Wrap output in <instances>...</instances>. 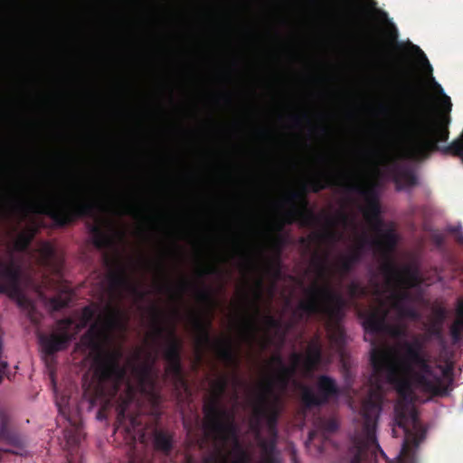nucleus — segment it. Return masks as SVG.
<instances>
[{
	"instance_id": "1",
	"label": "nucleus",
	"mask_w": 463,
	"mask_h": 463,
	"mask_svg": "<svg viewBox=\"0 0 463 463\" xmlns=\"http://www.w3.org/2000/svg\"><path fill=\"white\" fill-rule=\"evenodd\" d=\"M116 330H126V322L123 321L119 309L109 307L105 316H99L98 320L90 324L82 335L81 342L88 347L99 351L94 359L95 374L101 384L111 385L109 396L111 399L117 398V421L123 424L128 420V429L129 430L130 427L135 429L141 424L137 416L128 413L129 405L135 401L137 391L143 395L155 399L156 382L152 375V364L134 365L132 372L137 377V386L128 380L124 391L118 394L127 378V368L120 364L122 351L120 349L100 350V343L107 340Z\"/></svg>"
},
{
	"instance_id": "2",
	"label": "nucleus",
	"mask_w": 463,
	"mask_h": 463,
	"mask_svg": "<svg viewBox=\"0 0 463 463\" xmlns=\"http://www.w3.org/2000/svg\"><path fill=\"white\" fill-rule=\"evenodd\" d=\"M370 361L374 373L383 375L405 402L414 401L415 388L433 395L446 392L439 377H435L434 381L429 378L433 375L432 367L423 352V343L418 337L402 342L393 354L373 348Z\"/></svg>"
},
{
	"instance_id": "3",
	"label": "nucleus",
	"mask_w": 463,
	"mask_h": 463,
	"mask_svg": "<svg viewBox=\"0 0 463 463\" xmlns=\"http://www.w3.org/2000/svg\"><path fill=\"white\" fill-rule=\"evenodd\" d=\"M312 265L316 268L318 277L324 281L323 285L314 284L307 289L308 298L301 301L298 309V317L303 318L313 315H320L326 318L329 341L338 349L345 345V331L341 326L346 301L343 295L333 288L326 258L315 255Z\"/></svg>"
},
{
	"instance_id": "4",
	"label": "nucleus",
	"mask_w": 463,
	"mask_h": 463,
	"mask_svg": "<svg viewBox=\"0 0 463 463\" xmlns=\"http://www.w3.org/2000/svg\"><path fill=\"white\" fill-rule=\"evenodd\" d=\"M94 203L83 196H55L46 200L28 198L21 187L6 194H0V215L10 212L25 216L28 213H43L50 217L58 227H65L77 219L90 216Z\"/></svg>"
},
{
	"instance_id": "5",
	"label": "nucleus",
	"mask_w": 463,
	"mask_h": 463,
	"mask_svg": "<svg viewBox=\"0 0 463 463\" xmlns=\"http://www.w3.org/2000/svg\"><path fill=\"white\" fill-rule=\"evenodd\" d=\"M434 90L441 96L439 105L445 115L441 119L424 122L409 128L405 136L404 156L412 160H420L428 156L431 151L439 150L443 154L459 157L463 162V129L459 137L446 146L439 147L438 142L449 139V113L452 109L450 98L443 91L442 87L431 78Z\"/></svg>"
},
{
	"instance_id": "6",
	"label": "nucleus",
	"mask_w": 463,
	"mask_h": 463,
	"mask_svg": "<svg viewBox=\"0 0 463 463\" xmlns=\"http://www.w3.org/2000/svg\"><path fill=\"white\" fill-rule=\"evenodd\" d=\"M341 171L326 170L319 175L311 177L307 184H303L300 190H290L286 195V203L290 206L284 213L285 223H293L300 221L301 223L307 224L314 219V214L307 209L308 201L306 197L307 189L313 193L331 187L338 186Z\"/></svg>"
},
{
	"instance_id": "7",
	"label": "nucleus",
	"mask_w": 463,
	"mask_h": 463,
	"mask_svg": "<svg viewBox=\"0 0 463 463\" xmlns=\"http://www.w3.org/2000/svg\"><path fill=\"white\" fill-rule=\"evenodd\" d=\"M398 242L399 236L393 229L386 231L381 240L373 241L379 257L383 260L381 271L390 282H397L408 288L417 287L422 282L419 269L411 265L399 269L392 259Z\"/></svg>"
},
{
	"instance_id": "8",
	"label": "nucleus",
	"mask_w": 463,
	"mask_h": 463,
	"mask_svg": "<svg viewBox=\"0 0 463 463\" xmlns=\"http://www.w3.org/2000/svg\"><path fill=\"white\" fill-rule=\"evenodd\" d=\"M382 411L379 402L369 397L362 405V417L364 420L362 432L353 439V443L347 451V463H363L367 458L369 450H380L384 454L377 442L375 430L377 421Z\"/></svg>"
},
{
	"instance_id": "9",
	"label": "nucleus",
	"mask_w": 463,
	"mask_h": 463,
	"mask_svg": "<svg viewBox=\"0 0 463 463\" xmlns=\"http://www.w3.org/2000/svg\"><path fill=\"white\" fill-rule=\"evenodd\" d=\"M154 323V335L156 339L162 338L166 333V341L163 346V357L167 363L165 373L171 377L176 387H187L182 366L183 342L176 335L175 327L165 328L162 326V310L153 305L150 307Z\"/></svg>"
},
{
	"instance_id": "10",
	"label": "nucleus",
	"mask_w": 463,
	"mask_h": 463,
	"mask_svg": "<svg viewBox=\"0 0 463 463\" xmlns=\"http://www.w3.org/2000/svg\"><path fill=\"white\" fill-rule=\"evenodd\" d=\"M395 424L404 431V439L398 459L399 463H417L416 451L425 439L417 411L406 406L395 407Z\"/></svg>"
},
{
	"instance_id": "11",
	"label": "nucleus",
	"mask_w": 463,
	"mask_h": 463,
	"mask_svg": "<svg viewBox=\"0 0 463 463\" xmlns=\"http://www.w3.org/2000/svg\"><path fill=\"white\" fill-rule=\"evenodd\" d=\"M22 273L21 260L14 255L13 250H9L7 260H0V294L6 295L15 300L18 307L27 309L31 320L36 323L33 317L35 307L20 287Z\"/></svg>"
},
{
	"instance_id": "12",
	"label": "nucleus",
	"mask_w": 463,
	"mask_h": 463,
	"mask_svg": "<svg viewBox=\"0 0 463 463\" xmlns=\"http://www.w3.org/2000/svg\"><path fill=\"white\" fill-rule=\"evenodd\" d=\"M90 322L82 320L75 323L71 317H65L59 319L56 322L55 331L46 335L40 334L38 341L44 354L51 356L58 352L66 350L72 340H74L78 334L88 326Z\"/></svg>"
},
{
	"instance_id": "13",
	"label": "nucleus",
	"mask_w": 463,
	"mask_h": 463,
	"mask_svg": "<svg viewBox=\"0 0 463 463\" xmlns=\"http://www.w3.org/2000/svg\"><path fill=\"white\" fill-rule=\"evenodd\" d=\"M272 387L273 383L271 381L263 385V390L258 395L257 404L253 409L254 421L251 422L250 428L258 436L260 432V423L265 420L269 436L278 438L280 409L278 397H275L272 401L269 399V396L273 393Z\"/></svg>"
},
{
	"instance_id": "14",
	"label": "nucleus",
	"mask_w": 463,
	"mask_h": 463,
	"mask_svg": "<svg viewBox=\"0 0 463 463\" xmlns=\"http://www.w3.org/2000/svg\"><path fill=\"white\" fill-rule=\"evenodd\" d=\"M338 187L348 194H356L364 198V215L367 222L381 215V205L374 187L365 184L356 172L341 171Z\"/></svg>"
},
{
	"instance_id": "15",
	"label": "nucleus",
	"mask_w": 463,
	"mask_h": 463,
	"mask_svg": "<svg viewBox=\"0 0 463 463\" xmlns=\"http://www.w3.org/2000/svg\"><path fill=\"white\" fill-rule=\"evenodd\" d=\"M192 324L198 336L196 342L200 346H213L218 357L229 365L238 367L239 361L230 338L213 340L210 335L211 321L204 320L199 315H193Z\"/></svg>"
},
{
	"instance_id": "16",
	"label": "nucleus",
	"mask_w": 463,
	"mask_h": 463,
	"mask_svg": "<svg viewBox=\"0 0 463 463\" xmlns=\"http://www.w3.org/2000/svg\"><path fill=\"white\" fill-rule=\"evenodd\" d=\"M36 232L37 228L33 225H30L20 232L14 241L13 250L26 253L41 267H50L55 256V250L52 244L42 242L35 250H30V245Z\"/></svg>"
},
{
	"instance_id": "17",
	"label": "nucleus",
	"mask_w": 463,
	"mask_h": 463,
	"mask_svg": "<svg viewBox=\"0 0 463 463\" xmlns=\"http://www.w3.org/2000/svg\"><path fill=\"white\" fill-rule=\"evenodd\" d=\"M229 380L222 376L212 383V394L205 401L203 411L204 414V427L213 425L231 418L233 414L222 406V399L228 388Z\"/></svg>"
},
{
	"instance_id": "18",
	"label": "nucleus",
	"mask_w": 463,
	"mask_h": 463,
	"mask_svg": "<svg viewBox=\"0 0 463 463\" xmlns=\"http://www.w3.org/2000/svg\"><path fill=\"white\" fill-rule=\"evenodd\" d=\"M316 387L317 394L307 386L301 391V401L307 409L319 407L328 402V401L339 394V388L336 381L328 375L322 374L317 379Z\"/></svg>"
},
{
	"instance_id": "19",
	"label": "nucleus",
	"mask_w": 463,
	"mask_h": 463,
	"mask_svg": "<svg viewBox=\"0 0 463 463\" xmlns=\"http://www.w3.org/2000/svg\"><path fill=\"white\" fill-rule=\"evenodd\" d=\"M389 311L383 307H379L368 312L363 322L365 332L378 335L381 334H390L393 337H402L405 335V329L399 326H390L387 323V317Z\"/></svg>"
},
{
	"instance_id": "20",
	"label": "nucleus",
	"mask_w": 463,
	"mask_h": 463,
	"mask_svg": "<svg viewBox=\"0 0 463 463\" xmlns=\"http://www.w3.org/2000/svg\"><path fill=\"white\" fill-rule=\"evenodd\" d=\"M204 428L214 439H218L222 444H227L229 441H232L233 444L232 451L236 457L241 450H246L239 440V430L234 421V418L216 422Z\"/></svg>"
},
{
	"instance_id": "21",
	"label": "nucleus",
	"mask_w": 463,
	"mask_h": 463,
	"mask_svg": "<svg viewBox=\"0 0 463 463\" xmlns=\"http://www.w3.org/2000/svg\"><path fill=\"white\" fill-rule=\"evenodd\" d=\"M109 279L113 288L128 291L137 300H143L148 294V291L142 289L139 285L133 281L127 269L123 266L110 272Z\"/></svg>"
},
{
	"instance_id": "22",
	"label": "nucleus",
	"mask_w": 463,
	"mask_h": 463,
	"mask_svg": "<svg viewBox=\"0 0 463 463\" xmlns=\"http://www.w3.org/2000/svg\"><path fill=\"white\" fill-rule=\"evenodd\" d=\"M369 244L368 236L363 233L359 236L355 247L346 256H343L340 260L338 271L341 278L349 274L363 259V252L365 245Z\"/></svg>"
},
{
	"instance_id": "23",
	"label": "nucleus",
	"mask_w": 463,
	"mask_h": 463,
	"mask_svg": "<svg viewBox=\"0 0 463 463\" xmlns=\"http://www.w3.org/2000/svg\"><path fill=\"white\" fill-rule=\"evenodd\" d=\"M323 359V345L319 334H316L309 341L304 359V371L312 373Z\"/></svg>"
},
{
	"instance_id": "24",
	"label": "nucleus",
	"mask_w": 463,
	"mask_h": 463,
	"mask_svg": "<svg viewBox=\"0 0 463 463\" xmlns=\"http://www.w3.org/2000/svg\"><path fill=\"white\" fill-rule=\"evenodd\" d=\"M262 280L258 279L256 282V289L254 290V299L250 301V305L254 310V316L244 320L243 322L244 331L249 338H253L257 330L258 319L260 317V310L258 302L261 299L262 297Z\"/></svg>"
},
{
	"instance_id": "25",
	"label": "nucleus",
	"mask_w": 463,
	"mask_h": 463,
	"mask_svg": "<svg viewBox=\"0 0 463 463\" xmlns=\"http://www.w3.org/2000/svg\"><path fill=\"white\" fill-rule=\"evenodd\" d=\"M393 181L397 186L412 187L417 184V176L414 171L405 165L394 164L392 168Z\"/></svg>"
},
{
	"instance_id": "26",
	"label": "nucleus",
	"mask_w": 463,
	"mask_h": 463,
	"mask_svg": "<svg viewBox=\"0 0 463 463\" xmlns=\"http://www.w3.org/2000/svg\"><path fill=\"white\" fill-rule=\"evenodd\" d=\"M154 446L158 451L169 455L173 449V436L165 430H156L154 433Z\"/></svg>"
},
{
	"instance_id": "27",
	"label": "nucleus",
	"mask_w": 463,
	"mask_h": 463,
	"mask_svg": "<svg viewBox=\"0 0 463 463\" xmlns=\"http://www.w3.org/2000/svg\"><path fill=\"white\" fill-rule=\"evenodd\" d=\"M399 90L402 97L410 100L420 101L422 99L423 90L418 83L405 80L400 85Z\"/></svg>"
},
{
	"instance_id": "28",
	"label": "nucleus",
	"mask_w": 463,
	"mask_h": 463,
	"mask_svg": "<svg viewBox=\"0 0 463 463\" xmlns=\"http://www.w3.org/2000/svg\"><path fill=\"white\" fill-rule=\"evenodd\" d=\"M298 371L294 366L283 365L275 373L274 381L282 389H286L290 380L297 374Z\"/></svg>"
},
{
	"instance_id": "29",
	"label": "nucleus",
	"mask_w": 463,
	"mask_h": 463,
	"mask_svg": "<svg viewBox=\"0 0 463 463\" xmlns=\"http://www.w3.org/2000/svg\"><path fill=\"white\" fill-rule=\"evenodd\" d=\"M463 299L459 302L458 307V318L449 328V333L453 344L458 343L463 338Z\"/></svg>"
},
{
	"instance_id": "30",
	"label": "nucleus",
	"mask_w": 463,
	"mask_h": 463,
	"mask_svg": "<svg viewBox=\"0 0 463 463\" xmlns=\"http://www.w3.org/2000/svg\"><path fill=\"white\" fill-rule=\"evenodd\" d=\"M93 244L99 250H103L110 244V238L99 225H92L90 229Z\"/></svg>"
},
{
	"instance_id": "31",
	"label": "nucleus",
	"mask_w": 463,
	"mask_h": 463,
	"mask_svg": "<svg viewBox=\"0 0 463 463\" xmlns=\"http://www.w3.org/2000/svg\"><path fill=\"white\" fill-rule=\"evenodd\" d=\"M73 293L71 289L65 288L57 296L52 298L50 299V304L53 310H61L63 307H66L72 301Z\"/></svg>"
},
{
	"instance_id": "32",
	"label": "nucleus",
	"mask_w": 463,
	"mask_h": 463,
	"mask_svg": "<svg viewBox=\"0 0 463 463\" xmlns=\"http://www.w3.org/2000/svg\"><path fill=\"white\" fill-rule=\"evenodd\" d=\"M256 438L258 439L259 447L261 449L264 457H274L278 438L269 436V439H264L260 434V436L256 434Z\"/></svg>"
},
{
	"instance_id": "33",
	"label": "nucleus",
	"mask_w": 463,
	"mask_h": 463,
	"mask_svg": "<svg viewBox=\"0 0 463 463\" xmlns=\"http://www.w3.org/2000/svg\"><path fill=\"white\" fill-rule=\"evenodd\" d=\"M367 222L371 225L372 229L378 234L377 238H375L372 241L369 240V244L373 248L374 252L379 255V253L375 250V247L373 244V241L375 240H381L383 238V235L384 234V232L386 231H388L389 229H393V230H395V229L393 226H390L389 228L384 230L383 227L385 226V223H384L383 220L382 219L381 215L377 218L372 219L371 221H369ZM394 232H396V231H394Z\"/></svg>"
},
{
	"instance_id": "34",
	"label": "nucleus",
	"mask_w": 463,
	"mask_h": 463,
	"mask_svg": "<svg viewBox=\"0 0 463 463\" xmlns=\"http://www.w3.org/2000/svg\"><path fill=\"white\" fill-rule=\"evenodd\" d=\"M392 307L397 311L401 317L418 320L420 318L419 312L412 307L406 306L403 303H392Z\"/></svg>"
},
{
	"instance_id": "35",
	"label": "nucleus",
	"mask_w": 463,
	"mask_h": 463,
	"mask_svg": "<svg viewBox=\"0 0 463 463\" xmlns=\"http://www.w3.org/2000/svg\"><path fill=\"white\" fill-rule=\"evenodd\" d=\"M193 287L195 289V296L199 302L209 307H212L214 304V298L212 290L209 288L205 286L203 288H198L194 285H193Z\"/></svg>"
},
{
	"instance_id": "36",
	"label": "nucleus",
	"mask_w": 463,
	"mask_h": 463,
	"mask_svg": "<svg viewBox=\"0 0 463 463\" xmlns=\"http://www.w3.org/2000/svg\"><path fill=\"white\" fill-rule=\"evenodd\" d=\"M318 428L324 434H332L339 429V422L335 418H321L319 419Z\"/></svg>"
},
{
	"instance_id": "37",
	"label": "nucleus",
	"mask_w": 463,
	"mask_h": 463,
	"mask_svg": "<svg viewBox=\"0 0 463 463\" xmlns=\"http://www.w3.org/2000/svg\"><path fill=\"white\" fill-rule=\"evenodd\" d=\"M347 293L352 299H356L366 295V289L358 281H351L347 285Z\"/></svg>"
},
{
	"instance_id": "38",
	"label": "nucleus",
	"mask_w": 463,
	"mask_h": 463,
	"mask_svg": "<svg viewBox=\"0 0 463 463\" xmlns=\"http://www.w3.org/2000/svg\"><path fill=\"white\" fill-rule=\"evenodd\" d=\"M267 271L272 275L275 279H279L281 275V260L279 258H272L267 261Z\"/></svg>"
},
{
	"instance_id": "39",
	"label": "nucleus",
	"mask_w": 463,
	"mask_h": 463,
	"mask_svg": "<svg viewBox=\"0 0 463 463\" xmlns=\"http://www.w3.org/2000/svg\"><path fill=\"white\" fill-rule=\"evenodd\" d=\"M285 243H286L285 237L280 235V234L275 236L272 239L271 246H272V249L275 251L274 258L280 259V255H281V252H282V250H283V247H284Z\"/></svg>"
},
{
	"instance_id": "40",
	"label": "nucleus",
	"mask_w": 463,
	"mask_h": 463,
	"mask_svg": "<svg viewBox=\"0 0 463 463\" xmlns=\"http://www.w3.org/2000/svg\"><path fill=\"white\" fill-rule=\"evenodd\" d=\"M263 322L269 329H279L281 327V321L270 314L263 316Z\"/></svg>"
},
{
	"instance_id": "41",
	"label": "nucleus",
	"mask_w": 463,
	"mask_h": 463,
	"mask_svg": "<svg viewBox=\"0 0 463 463\" xmlns=\"http://www.w3.org/2000/svg\"><path fill=\"white\" fill-rule=\"evenodd\" d=\"M304 359L305 355L300 353L293 352L290 354V364L288 366H294V369L298 371L300 366L304 368Z\"/></svg>"
},
{
	"instance_id": "42",
	"label": "nucleus",
	"mask_w": 463,
	"mask_h": 463,
	"mask_svg": "<svg viewBox=\"0 0 463 463\" xmlns=\"http://www.w3.org/2000/svg\"><path fill=\"white\" fill-rule=\"evenodd\" d=\"M96 316V309L92 307L91 306H86L81 309V315L82 320H87L89 322H91L92 319Z\"/></svg>"
},
{
	"instance_id": "43",
	"label": "nucleus",
	"mask_w": 463,
	"mask_h": 463,
	"mask_svg": "<svg viewBox=\"0 0 463 463\" xmlns=\"http://www.w3.org/2000/svg\"><path fill=\"white\" fill-rule=\"evenodd\" d=\"M392 298L393 299L392 303H398L399 302V303L405 304L404 302L409 300V298H410V294L406 290L397 291V292H394V293L392 294Z\"/></svg>"
},
{
	"instance_id": "44",
	"label": "nucleus",
	"mask_w": 463,
	"mask_h": 463,
	"mask_svg": "<svg viewBox=\"0 0 463 463\" xmlns=\"http://www.w3.org/2000/svg\"><path fill=\"white\" fill-rule=\"evenodd\" d=\"M232 463H251V456L248 450H241Z\"/></svg>"
},
{
	"instance_id": "45",
	"label": "nucleus",
	"mask_w": 463,
	"mask_h": 463,
	"mask_svg": "<svg viewBox=\"0 0 463 463\" xmlns=\"http://www.w3.org/2000/svg\"><path fill=\"white\" fill-rule=\"evenodd\" d=\"M221 270L219 268L213 265H209L199 270V276L203 277L206 275L219 274Z\"/></svg>"
},
{
	"instance_id": "46",
	"label": "nucleus",
	"mask_w": 463,
	"mask_h": 463,
	"mask_svg": "<svg viewBox=\"0 0 463 463\" xmlns=\"http://www.w3.org/2000/svg\"><path fill=\"white\" fill-rule=\"evenodd\" d=\"M269 364L276 365L278 368H280L283 365H285L283 357L279 353H277L270 357Z\"/></svg>"
},
{
	"instance_id": "47",
	"label": "nucleus",
	"mask_w": 463,
	"mask_h": 463,
	"mask_svg": "<svg viewBox=\"0 0 463 463\" xmlns=\"http://www.w3.org/2000/svg\"><path fill=\"white\" fill-rule=\"evenodd\" d=\"M411 49L420 56V59H422L424 61V62H426V64L428 65V67L430 69V71L431 72L432 68H431L425 53L422 52V50L419 46L414 45V44H411Z\"/></svg>"
},
{
	"instance_id": "48",
	"label": "nucleus",
	"mask_w": 463,
	"mask_h": 463,
	"mask_svg": "<svg viewBox=\"0 0 463 463\" xmlns=\"http://www.w3.org/2000/svg\"><path fill=\"white\" fill-rule=\"evenodd\" d=\"M302 119H308L307 115L306 113L302 114L301 116H294L293 121L295 126H300Z\"/></svg>"
},
{
	"instance_id": "49",
	"label": "nucleus",
	"mask_w": 463,
	"mask_h": 463,
	"mask_svg": "<svg viewBox=\"0 0 463 463\" xmlns=\"http://www.w3.org/2000/svg\"><path fill=\"white\" fill-rule=\"evenodd\" d=\"M235 245H236V248L239 250L240 253H241L242 256H244V257H246V258L248 259V260H247V264H248L249 266H250V267H253V266H254V264H253V263H252V261L249 259V256L247 255V253H246L244 250H242L241 249V246H240V244H239V242H238L237 241H236V242H235Z\"/></svg>"
},
{
	"instance_id": "50",
	"label": "nucleus",
	"mask_w": 463,
	"mask_h": 463,
	"mask_svg": "<svg viewBox=\"0 0 463 463\" xmlns=\"http://www.w3.org/2000/svg\"><path fill=\"white\" fill-rule=\"evenodd\" d=\"M157 290L163 292L164 290L172 291V287L168 283L157 284Z\"/></svg>"
},
{
	"instance_id": "51",
	"label": "nucleus",
	"mask_w": 463,
	"mask_h": 463,
	"mask_svg": "<svg viewBox=\"0 0 463 463\" xmlns=\"http://www.w3.org/2000/svg\"><path fill=\"white\" fill-rule=\"evenodd\" d=\"M189 286H192V284L190 282H188L187 280L185 279H183L180 283V293H179V297L182 296V294L184 292V290L189 287Z\"/></svg>"
},
{
	"instance_id": "52",
	"label": "nucleus",
	"mask_w": 463,
	"mask_h": 463,
	"mask_svg": "<svg viewBox=\"0 0 463 463\" xmlns=\"http://www.w3.org/2000/svg\"><path fill=\"white\" fill-rule=\"evenodd\" d=\"M442 373H443V375H444L446 378L449 377V378L451 379V376H452V367H450V366H447V367H445V368L443 369Z\"/></svg>"
},
{
	"instance_id": "53",
	"label": "nucleus",
	"mask_w": 463,
	"mask_h": 463,
	"mask_svg": "<svg viewBox=\"0 0 463 463\" xmlns=\"http://www.w3.org/2000/svg\"><path fill=\"white\" fill-rule=\"evenodd\" d=\"M262 463H278L275 456L274 457H263Z\"/></svg>"
},
{
	"instance_id": "54",
	"label": "nucleus",
	"mask_w": 463,
	"mask_h": 463,
	"mask_svg": "<svg viewBox=\"0 0 463 463\" xmlns=\"http://www.w3.org/2000/svg\"><path fill=\"white\" fill-rule=\"evenodd\" d=\"M327 239H330L332 241H336V234L334 232H327L324 234Z\"/></svg>"
},
{
	"instance_id": "55",
	"label": "nucleus",
	"mask_w": 463,
	"mask_h": 463,
	"mask_svg": "<svg viewBox=\"0 0 463 463\" xmlns=\"http://www.w3.org/2000/svg\"><path fill=\"white\" fill-rule=\"evenodd\" d=\"M205 463H218L213 457H208L204 460ZM223 463H227V459L223 458Z\"/></svg>"
},
{
	"instance_id": "56",
	"label": "nucleus",
	"mask_w": 463,
	"mask_h": 463,
	"mask_svg": "<svg viewBox=\"0 0 463 463\" xmlns=\"http://www.w3.org/2000/svg\"><path fill=\"white\" fill-rule=\"evenodd\" d=\"M378 154H379V151L376 149L367 150L365 153L366 156H377Z\"/></svg>"
},
{
	"instance_id": "57",
	"label": "nucleus",
	"mask_w": 463,
	"mask_h": 463,
	"mask_svg": "<svg viewBox=\"0 0 463 463\" xmlns=\"http://www.w3.org/2000/svg\"><path fill=\"white\" fill-rule=\"evenodd\" d=\"M156 268L162 274H165V264L163 261L157 262Z\"/></svg>"
},
{
	"instance_id": "58",
	"label": "nucleus",
	"mask_w": 463,
	"mask_h": 463,
	"mask_svg": "<svg viewBox=\"0 0 463 463\" xmlns=\"http://www.w3.org/2000/svg\"><path fill=\"white\" fill-rule=\"evenodd\" d=\"M456 241L458 243L463 246V232H459L458 234H457Z\"/></svg>"
},
{
	"instance_id": "59",
	"label": "nucleus",
	"mask_w": 463,
	"mask_h": 463,
	"mask_svg": "<svg viewBox=\"0 0 463 463\" xmlns=\"http://www.w3.org/2000/svg\"><path fill=\"white\" fill-rule=\"evenodd\" d=\"M449 231H450V232H452V233H454L456 235L458 234L459 232H462L460 226L452 227Z\"/></svg>"
},
{
	"instance_id": "60",
	"label": "nucleus",
	"mask_w": 463,
	"mask_h": 463,
	"mask_svg": "<svg viewBox=\"0 0 463 463\" xmlns=\"http://www.w3.org/2000/svg\"><path fill=\"white\" fill-rule=\"evenodd\" d=\"M299 242L303 245H306V246H309V241H307V238H304V237H301L300 240H299Z\"/></svg>"
},
{
	"instance_id": "61",
	"label": "nucleus",
	"mask_w": 463,
	"mask_h": 463,
	"mask_svg": "<svg viewBox=\"0 0 463 463\" xmlns=\"http://www.w3.org/2000/svg\"><path fill=\"white\" fill-rule=\"evenodd\" d=\"M328 131H329V129H328V127H327V126L324 125V126H322V127H321V132H322L323 134H327V133H328Z\"/></svg>"
},
{
	"instance_id": "62",
	"label": "nucleus",
	"mask_w": 463,
	"mask_h": 463,
	"mask_svg": "<svg viewBox=\"0 0 463 463\" xmlns=\"http://www.w3.org/2000/svg\"><path fill=\"white\" fill-rule=\"evenodd\" d=\"M233 380H234L235 385H239L241 383V381L237 375H234Z\"/></svg>"
},
{
	"instance_id": "63",
	"label": "nucleus",
	"mask_w": 463,
	"mask_h": 463,
	"mask_svg": "<svg viewBox=\"0 0 463 463\" xmlns=\"http://www.w3.org/2000/svg\"><path fill=\"white\" fill-rule=\"evenodd\" d=\"M320 237H322V234H318V233H317V234H313L312 236H310V239H311V240H314V239H318V238H320Z\"/></svg>"
},
{
	"instance_id": "64",
	"label": "nucleus",
	"mask_w": 463,
	"mask_h": 463,
	"mask_svg": "<svg viewBox=\"0 0 463 463\" xmlns=\"http://www.w3.org/2000/svg\"><path fill=\"white\" fill-rule=\"evenodd\" d=\"M136 209L133 206H128V213L134 212Z\"/></svg>"
}]
</instances>
